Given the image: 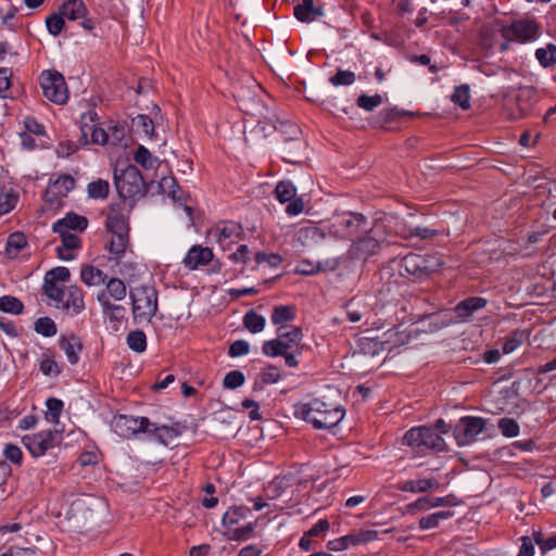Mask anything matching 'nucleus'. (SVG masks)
Returning <instances> with one entry per match:
<instances>
[{
	"mask_svg": "<svg viewBox=\"0 0 556 556\" xmlns=\"http://www.w3.org/2000/svg\"><path fill=\"white\" fill-rule=\"evenodd\" d=\"M451 100L459 105L463 110L470 108V89L468 85H460L455 87Z\"/></svg>",
	"mask_w": 556,
	"mask_h": 556,
	"instance_id": "nucleus-46",
	"label": "nucleus"
},
{
	"mask_svg": "<svg viewBox=\"0 0 556 556\" xmlns=\"http://www.w3.org/2000/svg\"><path fill=\"white\" fill-rule=\"evenodd\" d=\"M534 94H535V90L532 87H525V88L520 89V92L516 98L517 103H518V113L517 114L513 113L510 116L511 119L523 118L528 115L530 105H522L520 102L523 99H531Z\"/></svg>",
	"mask_w": 556,
	"mask_h": 556,
	"instance_id": "nucleus-42",
	"label": "nucleus"
},
{
	"mask_svg": "<svg viewBox=\"0 0 556 556\" xmlns=\"http://www.w3.org/2000/svg\"><path fill=\"white\" fill-rule=\"evenodd\" d=\"M106 227L112 233L108 249L110 253L119 257L126 252L129 243V224L127 217L114 204L110 206Z\"/></svg>",
	"mask_w": 556,
	"mask_h": 556,
	"instance_id": "nucleus-4",
	"label": "nucleus"
},
{
	"mask_svg": "<svg viewBox=\"0 0 556 556\" xmlns=\"http://www.w3.org/2000/svg\"><path fill=\"white\" fill-rule=\"evenodd\" d=\"M114 185L123 200L142 198L149 191V186L143 179L140 170L135 165H127L125 168L114 169Z\"/></svg>",
	"mask_w": 556,
	"mask_h": 556,
	"instance_id": "nucleus-3",
	"label": "nucleus"
},
{
	"mask_svg": "<svg viewBox=\"0 0 556 556\" xmlns=\"http://www.w3.org/2000/svg\"><path fill=\"white\" fill-rule=\"evenodd\" d=\"M250 352V344L245 340H236L231 345L229 346L228 354L231 357H238L245 355Z\"/></svg>",
	"mask_w": 556,
	"mask_h": 556,
	"instance_id": "nucleus-64",
	"label": "nucleus"
},
{
	"mask_svg": "<svg viewBox=\"0 0 556 556\" xmlns=\"http://www.w3.org/2000/svg\"><path fill=\"white\" fill-rule=\"evenodd\" d=\"M265 323V318L262 315L255 313L253 309L247 312L243 317L244 327L252 333H258L263 331Z\"/></svg>",
	"mask_w": 556,
	"mask_h": 556,
	"instance_id": "nucleus-35",
	"label": "nucleus"
},
{
	"mask_svg": "<svg viewBox=\"0 0 556 556\" xmlns=\"http://www.w3.org/2000/svg\"><path fill=\"white\" fill-rule=\"evenodd\" d=\"M275 193L279 202H290L286 207V213L290 216H296L304 210L302 198H296V188L290 180H282L277 184Z\"/></svg>",
	"mask_w": 556,
	"mask_h": 556,
	"instance_id": "nucleus-12",
	"label": "nucleus"
},
{
	"mask_svg": "<svg viewBox=\"0 0 556 556\" xmlns=\"http://www.w3.org/2000/svg\"><path fill=\"white\" fill-rule=\"evenodd\" d=\"M109 143L113 146H123L126 147L127 142L125 141L126 130L124 126L114 125L109 127Z\"/></svg>",
	"mask_w": 556,
	"mask_h": 556,
	"instance_id": "nucleus-55",
	"label": "nucleus"
},
{
	"mask_svg": "<svg viewBox=\"0 0 556 556\" xmlns=\"http://www.w3.org/2000/svg\"><path fill=\"white\" fill-rule=\"evenodd\" d=\"M379 251L380 241L371 236H365L351 244L346 256L350 260H367L378 254Z\"/></svg>",
	"mask_w": 556,
	"mask_h": 556,
	"instance_id": "nucleus-16",
	"label": "nucleus"
},
{
	"mask_svg": "<svg viewBox=\"0 0 556 556\" xmlns=\"http://www.w3.org/2000/svg\"><path fill=\"white\" fill-rule=\"evenodd\" d=\"M400 115L401 113L396 109L383 110L377 117L376 124L380 127H387L388 125L394 123L400 117Z\"/></svg>",
	"mask_w": 556,
	"mask_h": 556,
	"instance_id": "nucleus-61",
	"label": "nucleus"
},
{
	"mask_svg": "<svg viewBox=\"0 0 556 556\" xmlns=\"http://www.w3.org/2000/svg\"><path fill=\"white\" fill-rule=\"evenodd\" d=\"M290 486L289 478L276 477L267 486L266 491L270 500L280 497L287 488Z\"/></svg>",
	"mask_w": 556,
	"mask_h": 556,
	"instance_id": "nucleus-47",
	"label": "nucleus"
},
{
	"mask_svg": "<svg viewBox=\"0 0 556 556\" xmlns=\"http://www.w3.org/2000/svg\"><path fill=\"white\" fill-rule=\"evenodd\" d=\"M295 318V308L290 305L275 306L271 313V321L274 325H281Z\"/></svg>",
	"mask_w": 556,
	"mask_h": 556,
	"instance_id": "nucleus-32",
	"label": "nucleus"
},
{
	"mask_svg": "<svg viewBox=\"0 0 556 556\" xmlns=\"http://www.w3.org/2000/svg\"><path fill=\"white\" fill-rule=\"evenodd\" d=\"M454 516V511L441 510L433 514H429L419 519L418 526L421 530H429L438 528L442 520H446Z\"/></svg>",
	"mask_w": 556,
	"mask_h": 556,
	"instance_id": "nucleus-28",
	"label": "nucleus"
},
{
	"mask_svg": "<svg viewBox=\"0 0 556 556\" xmlns=\"http://www.w3.org/2000/svg\"><path fill=\"white\" fill-rule=\"evenodd\" d=\"M250 511V508L244 506H233L230 507L228 511H226L223 516V523L225 527H231L240 521V519L244 518L247 513Z\"/></svg>",
	"mask_w": 556,
	"mask_h": 556,
	"instance_id": "nucleus-48",
	"label": "nucleus"
},
{
	"mask_svg": "<svg viewBox=\"0 0 556 556\" xmlns=\"http://www.w3.org/2000/svg\"><path fill=\"white\" fill-rule=\"evenodd\" d=\"M529 337L527 330L516 329L511 331L505 339L503 352L509 354L518 349Z\"/></svg>",
	"mask_w": 556,
	"mask_h": 556,
	"instance_id": "nucleus-30",
	"label": "nucleus"
},
{
	"mask_svg": "<svg viewBox=\"0 0 556 556\" xmlns=\"http://www.w3.org/2000/svg\"><path fill=\"white\" fill-rule=\"evenodd\" d=\"M34 329L43 337H53L56 331V325L50 317H40L35 321Z\"/></svg>",
	"mask_w": 556,
	"mask_h": 556,
	"instance_id": "nucleus-49",
	"label": "nucleus"
},
{
	"mask_svg": "<svg viewBox=\"0 0 556 556\" xmlns=\"http://www.w3.org/2000/svg\"><path fill=\"white\" fill-rule=\"evenodd\" d=\"M261 380L264 384H273L280 380V369L275 365H267L261 372Z\"/></svg>",
	"mask_w": 556,
	"mask_h": 556,
	"instance_id": "nucleus-56",
	"label": "nucleus"
},
{
	"mask_svg": "<svg viewBox=\"0 0 556 556\" xmlns=\"http://www.w3.org/2000/svg\"><path fill=\"white\" fill-rule=\"evenodd\" d=\"M356 103L361 109L371 112L382 103V97L378 93L375 96L361 94Z\"/></svg>",
	"mask_w": 556,
	"mask_h": 556,
	"instance_id": "nucleus-54",
	"label": "nucleus"
},
{
	"mask_svg": "<svg viewBox=\"0 0 556 556\" xmlns=\"http://www.w3.org/2000/svg\"><path fill=\"white\" fill-rule=\"evenodd\" d=\"M132 127L136 131L152 138L154 136V123L149 115L139 114L132 118Z\"/></svg>",
	"mask_w": 556,
	"mask_h": 556,
	"instance_id": "nucleus-36",
	"label": "nucleus"
},
{
	"mask_svg": "<svg viewBox=\"0 0 556 556\" xmlns=\"http://www.w3.org/2000/svg\"><path fill=\"white\" fill-rule=\"evenodd\" d=\"M61 241H62V248L65 250H76L79 249L81 245V240L78 236L72 233V232H58Z\"/></svg>",
	"mask_w": 556,
	"mask_h": 556,
	"instance_id": "nucleus-62",
	"label": "nucleus"
},
{
	"mask_svg": "<svg viewBox=\"0 0 556 556\" xmlns=\"http://www.w3.org/2000/svg\"><path fill=\"white\" fill-rule=\"evenodd\" d=\"M513 33L523 41H531L538 37V26L534 22H519L513 25Z\"/></svg>",
	"mask_w": 556,
	"mask_h": 556,
	"instance_id": "nucleus-29",
	"label": "nucleus"
},
{
	"mask_svg": "<svg viewBox=\"0 0 556 556\" xmlns=\"http://www.w3.org/2000/svg\"><path fill=\"white\" fill-rule=\"evenodd\" d=\"M245 381L244 375L240 370H231L229 371L224 380L223 386L226 389H237L241 387Z\"/></svg>",
	"mask_w": 556,
	"mask_h": 556,
	"instance_id": "nucleus-57",
	"label": "nucleus"
},
{
	"mask_svg": "<svg viewBox=\"0 0 556 556\" xmlns=\"http://www.w3.org/2000/svg\"><path fill=\"white\" fill-rule=\"evenodd\" d=\"M285 327L278 329V338L288 343V351L298 346L303 338V332L300 327H292L289 331H283Z\"/></svg>",
	"mask_w": 556,
	"mask_h": 556,
	"instance_id": "nucleus-37",
	"label": "nucleus"
},
{
	"mask_svg": "<svg viewBox=\"0 0 556 556\" xmlns=\"http://www.w3.org/2000/svg\"><path fill=\"white\" fill-rule=\"evenodd\" d=\"M27 247V238L23 232L15 231L8 237L5 253L10 258H15Z\"/></svg>",
	"mask_w": 556,
	"mask_h": 556,
	"instance_id": "nucleus-26",
	"label": "nucleus"
},
{
	"mask_svg": "<svg viewBox=\"0 0 556 556\" xmlns=\"http://www.w3.org/2000/svg\"><path fill=\"white\" fill-rule=\"evenodd\" d=\"M340 225L349 230L350 236H357L368 230L367 218L361 213L348 212L341 215Z\"/></svg>",
	"mask_w": 556,
	"mask_h": 556,
	"instance_id": "nucleus-21",
	"label": "nucleus"
},
{
	"mask_svg": "<svg viewBox=\"0 0 556 556\" xmlns=\"http://www.w3.org/2000/svg\"><path fill=\"white\" fill-rule=\"evenodd\" d=\"M97 299L102 306L104 316H106L110 321L121 323L125 319L126 308L123 305L111 303L105 292H100Z\"/></svg>",
	"mask_w": 556,
	"mask_h": 556,
	"instance_id": "nucleus-23",
	"label": "nucleus"
},
{
	"mask_svg": "<svg viewBox=\"0 0 556 556\" xmlns=\"http://www.w3.org/2000/svg\"><path fill=\"white\" fill-rule=\"evenodd\" d=\"M497 426L502 434L506 438H515L519 434V425L513 418L503 417L498 420Z\"/></svg>",
	"mask_w": 556,
	"mask_h": 556,
	"instance_id": "nucleus-52",
	"label": "nucleus"
},
{
	"mask_svg": "<svg viewBox=\"0 0 556 556\" xmlns=\"http://www.w3.org/2000/svg\"><path fill=\"white\" fill-rule=\"evenodd\" d=\"M535 58L543 67H551L556 64V46L548 43L545 48L535 51Z\"/></svg>",
	"mask_w": 556,
	"mask_h": 556,
	"instance_id": "nucleus-34",
	"label": "nucleus"
},
{
	"mask_svg": "<svg viewBox=\"0 0 556 556\" xmlns=\"http://www.w3.org/2000/svg\"><path fill=\"white\" fill-rule=\"evenodd\" d=\"M268 123L275 130L286 136V141L296 140L301 134L300 128L287 119H280L279 117L274 116V118H268Z\"/></svg>",
	"mask_w": 556,
	"mask_h": 556,
	"instance_id": "nucleus-25",
	"label": "nucleus"
},
{
	"mask_svg": "<svg viewBox=\"0 0 556 556\" xmlns=\"http://www.w3.org/2000/svg\"><path fill=\"white\" fill-rule=\"evenodd\" d=\"M488 304V300L482 296H469L456 304L447 315L444 325L464 324L472 320L473 314Z\"/></svg>",
	"mask_w": 556,
	"mask_h": 556,
	"instance_id": "nucleus-10",
	"label": "nucleus"
},
{
	"mask_svg": "<svg viewBox=\"0 0 556 556\" xmlns=\"http://www.w3.org/2000/svg\"><path fill=\"white\" fill-rule=\"evenodd\" d=\"M39 85L43 96L55 104H64L68 99V90L64 76L55 70H46L39 76Z\"/></svg>",
	"mask_w": 556,
	"mask_h": 556,
	"instance_id": "nucleus-6",
	"label": "nucleus"
},
{
	"mask_svg": "<svg viewBox=\"0 0 556 556\" xmlns=\"http://www.w3.org/2000/svg\"><path fill=\"white\" fill-rule=\"evenodd\" d=\"M114 432L125 439H130L139 433H146L151 430L152 422L148 417H134L129 415H118L112 420Z\"/></svg>",
	"mask_w": 556,
	"mask_h": 556,
	"instance_id": "nucleus-9",
	"label": "nucleus"
},
{
	"mask_svg": "<svg viewBox=\"0 0 556 556\" xmlns=\"http://www.w3.org/2000/svg\"><path fill=\"white\" fill-rule=\"evenodd\" d=\"M40 371L45 376H58L61 372L59 364L50 356L45 355L39 365Z\"/></svg>",
	"mask_w": 556,
	"mask_h": 556,
	"instance_id": "nucleus-60",
	"label": "nucleus"
},
{
	"mask_svg": "<svg viewBox=\"0 0 556 556\" xmlns=\"http://www.w3.org/2000/svg\"><path fill=\"white\" fill-rule=\"evenodd\" d=\"M47 419L52 422H58L63 409V402L55 397H49L46 402Z\"/></svg>",
	"mask_w": 556,
	"mask_h": 556,
	"instance_id": "nucleus-53",
	"label": "nucleus"
},
{
	"mask_svg": "<svg viewBox=\"0 0 556 556\" xmlns=\"http://www.w3.org/2000/svg\"><path fill=\"white\" fill-rule=\"evenodd\" d=\"M109 298H113L115 301L125 299L127 294L126 285L118 278H111L106 283V290L104 291Z\"/></svg>",
	"mask_w": 556,
	"mask_h": 556,
	"instance_id": "nucleus-39",
	"label": "nucleus"
},
{
	"mask_svg": "<svg viewBox=\"0 0 556 556\" xmlns=\"http://www.w3.org/2000/svg\"><path fill=\"white\" fill-rule=\"evenodd\" d=\"M71 277L70 269L63 266L55 267L46 274L45 280L56 283L58 281H68Z\"/></svg>",
	"mask_w": 556,
	"mask_h": 556,
	"instance_id": "nucleus-58",
	"label": "nucleus"
},
{
	"mask_svg": "<svg viewBox=\"0 0 556 556\" xmlns=\"http://www.w3.org/2000/svg\"><path fill=\"white\" fill-rule=\"evenodd\" d=\"M62 307L71 311L72 315H78L85 308L84 293L81 289L76 286L67 288Z\"/></svg>",
	"mask_w": 556,
	"mask_h": 556,
	"instance_id": "nucleus-22",
	"label": "nucleus"
},
{
	"mask_svg": "<svg viewBox=\"0 0 556 556\" xmlns=\"http://www.w3.org/2000/svg\"><path fill=\"white\" fill-rule=\"evenodd\" d=\"M60 438L61 435L58 431L46 430L33 435H25L23 443L33 456L39 457L48 450L56 446L60 442Z\"/></svg>",
	"mask_w": 556,
	"mask_h": 556,
	"instance_id": "nucleus-11",
	"label": "nucleus"
},
{
	"mask_svg": "<svg viewBox=\"0 0 556 556\" xmlns=\"http://www.w3.org/2000/svg\"><path fill=\"white\" fill-rule=\"evenodd\" d=\"M396 490L409 493H426L440 488V482L435 478H424L417 480L400 481L395 485Z\"/></svg>",
	"mask_w": 556,
	"mask_h": 556,
	"instance_id": "nucleus-19",
	"label": "nucleus"
},
{
	"mask_svg": "<svg viewBox=\"0 0 556 556\" xmlns=\"http://www.w3.org/2000/svg\"><path fill=\"white\" fill-rule=\"evenodd\" d=\"M43 290H45L46 295L50 300H52L56 304V306L59 304H62V302L64 301L66 290H64L63 288L59 287L58 283L45 280V282H43Z\"/></svg>",
	"mask_w": 556,
	"mask_h": 556,
	"instance_id": "nucleus-50",
	"label": "nucleus"
},
{
	"mask_svg": "<svg viewBox=\"0 0 556 556\" xmlns=\"http://www.w3.org/2000/svg\"><path fill=\"white\" fill-rule=\"evenodd\" d=\"M24 304L21 300L13 295H3L0 296V311L12 314L20 315L23 313Z\"/></svg>",
	"mask_w": 556,
	"mask_h": 556,
	"instance_id": "nucleus-40",
	"label": "nucleus"
},
{
	"mask_svg": "<svg viewBox=\"0 0 556 556\" xmlns=\"http://www.w3.org/2000/svg\"><path fill=\"white\" fill-rule=\"evenodd\" d=\"M452 426L439 418L433 424L413 427L405 432L402 442L417 453L426 451L446 452L447 445L443 434H447Z\"/></svg>",
	"mask_w": 556,
	"mask_h": 556,
	"instance_id": "nucleus-1",
	"label": "nucleus"
},
{
	"mask_svg": "<svg viewBox=\"0 0 556 556\" xmlns=\"http://www.w3.org/2000/svg\"><path fill=\"white\" fill-rule=\"evenodd\" d=\"M147 434L162 445H169L175 439L172 437L168 426L162 425L156 426L152 422L151 430L147 431Z\"/></svg>",
	"mask_w": 556,
	"mask_h": 556,
	"instance_id": "nucleus-33",
	"label": "nucleus"
},
{
	"mask_svg": "<svg viewBox=\"0 0 556 556\" xmlns=\"http://www.w3.org/2000/svg\"><path fill=\"white\" fill-rule=\"evenodd\" d=\"M345 410L341 406L328 404L319 399L296 407L295 416L313 425L315 429H330L336 427L344 417Z\"/></svg>",
	"mask_w": 556,
	"mask_h": 556,
	"instance_id": "nucleus-2",
	"label": "nucleus"
},
{
	"mask_svg": "<svg viewBox=\"0 0 556 556\" xmlns=\"http://www.w3.org/2000/svg\"><path fill=\"white\" fill-rule=\"evenodd\" d=\"M356 77L354 72L339 68L337 73L329 78L332 86H351L354 84Z\"/></svg>",
	"mask_w": 556,
	"mask_h": 556,
	"instance_id": "nucleus-51",
	"label": "nucleus"
},
{
	"mask_svg": "<svg viewBox=\"0 0 556 556\" xmlns=\"http://www.w3.org/2000/svg\"><path fill=\"white\" fill-rule=\"evenodd\" d=\"M59 345L62 351L66 354L67 361L75 365L79 361V352L83 350V345L78 337L72 334L70 337L62 336L59 339Z\"/></svg>",
	"mask_w": 556,
	"mask_h": 556,
	"instance_id": "nucleus-24",
	"label": "nucleus"
},
{
	"mask_svg": "<svg viewBox=\"0 0 556 556\" xmlns=\"http://www.w3.org/2000/svg\"><path fill=\"white\" fill-rule=\"evenodd\" d=\"M254 258L256 264L267 263L270 267H278L282 263V257L277 253L257 252Z\"/></svg>",
	"mask_w": 556,
	"mask_h": 556,
	"instance_id": "nucleus-63",
	"label": "nucleus"
},
{
	"mask_svg": "<svg viewBox=\"0 0 556 556\" xmlns=\"http://www.w3.org/2000/svg\"><path fill=\"white\" fill-rule=\"evenodd\" d=\"M110 185L106 180L98 179L91 181L88 187V195L91 199H106L109 195Z\"/></svg>",
	"mask_w": 556,
	"mask_h": 556,
	"instance_id": "nucleus-45",
	"label": "nucleus"
},
{
	"mask_svg": "<svg viewBox=\"0 0 556 556\" xmlns=\"http://www.w3.org/2000/svg\"><path fill=\"white\" fill-rule=\"evenodd\" d=\"M212 258L213 252L210 248L194 245L188 251L182 263L186 268L193 270L200 266L207 265Z\"/></svg>",
	"mask_w": 556,
	"mask_h": 556,
	"instance_id": "nucleus-18",
	"label": "nucleus"
},
{
	"mask_svg": "<svg viewBox=\"0 0 556 556\" xmlns=\"http://www.w3.org/2000/svg\"><path fill=\"white\" fill-rule=\"evenodd\" d=\"M59 11L68 21L81 20L80 25L84 29L91 31L94 29V22L88 18V9L83 0H68L65 1Z\"/></svg>",
	"mask_w": 556,
	"mask_h": 556,
	"instance_id": "nucleus-14",
	"label": "nucleus"
},
{
	"mask_svg": "<svg viewBox=\"0 0 556 556\" xmlns=\"http://www.w3.org/2000/svg\"><path fill=\"white\" fill-rule=\"evenodd\" d=\"M134 160L146 169L154 168L157 163V157H154L143 146H139L137 148Z\"/></svg>",
	"mask_w": 556,
	"mask_h": 556,
	"instance_id": "nucleus-44",
	"label": "nucleus"
},
{
	"mask_svg": "<svg viewBox=\"0 0 556 556\" xmlns=\"http://www.w3.org/2000/svg\"><path fill=\"white\" fill-rule=\"evenodd\" d=\"M134 319L151 320L157 312V292L154 288L140 287L130 292Z\"/></svg>",
	"mask_w": 556,
	"mask_h": 556,
	"instance_id": "nucleus-5",
	"label": "nucleus"
},
{
	"mask_svg": "<svg viewBox=\"0 0 556 556\" xmlns=\"http://www.w3.org/2000/svg\"><path fill=\"white\" fill-rule=\"evenodd\" d=\"M459 502L454 494H448L442 497L422 496L417 498L415 502L406 505V513L415 515L418 511H426L435 507H448L455 506Z\"/></svg>",
	"mask_w": 556,
	"mask_h": 556,
	"instance_id": "nucleus-15",
	"label": "nucleus"
},
{
	"mask_svg": "<svg viewBox=\"0 0 556 556\" xmlns=\"http://www.w3.org/2000/svg\"><path fill=\"white\" fill-rule=\"evenodd\" d=\"M399 270L401 276L410 277L415 280H422L434 271V261L432 257L409 253L401 258Z\"/></svg>",
	"mask_w": 556,
	"mask_h": 556,
	"instance_id": "nucleus-7",
	"label": "nucleus"
},
{
	"mask_svg": "<svg viewBox=\"0 0 556 556\" xmlns=\"http://www.w3.org/2000/svg\"><path fill=\"white\" fill-rule=\"evenodd\" d=\"M210 236L225 250L243 237V229L238 223L226 220L216 224L210 230Z\"/></svg>",
	"mask_w": 556,
	"mask_h": 556,
	"instance_id": "nucleus-13",
	"label": "nucleus"
},
{
	"mask_svg": "<svg viewBox=\"0 0 556 556\" xmlns=\"http://www.w3.org/2000/svg\"><path fill=\"white\" fill-rule=\"evenodd\" d=\"M87 226V217L70 212L63 218L53 223L52 230L54 232H71V230L83 232Z\"/></svg>",
	"mask_w": 556,
	"mask_h": 556,
	"instance_id": "nucleus-17",
	"label": "nucleus"
},
{
	"mask_svg": "<svg viewBox=\"0 0 556 556\" xmlns=\"http://www.w3.org/2000/svg\"><path fill=\"white\" fill-rule=\"evenodd\" d=\"M51 193H59L61 197H67L68 192L75 187V180L71 175H61L58 179L50 182Z\"/></svg>",
	"mask_w": 556,
	"mask_h": 556,
	"instance_id": "nucleus-31",
	"label": "nucleus"
},
{
	"mask_svg": "<svg viewBox=\"0 0 556 556\" xmlns=\"http://www.w3.org/2000/svg\"><path fill=\"white\" fill-rule=\"evenodd\" d=\"M127 345L130 350L142 353L147 350V337L142 330H132L127 334Z\"/></svg>",
	"mask_w": 556,
	"mask_h": 556,
	"instance_id": "nucleus-38",
	"label": "nucleus"
},
{
	"mask_svg": "<svg viewBox=\"0 0 556 556\" xmlns=\"http://www.w3.org/2000/svg\"><path fill=\"white\" fill-rule=\"evenodd\" d=\"M485 429V420L477 416H464L453 428V435L458 446H467L476 442L478 434Z\"/></svg>",
	"mask_w": 556,
	"mask_h": 556,
	"instance_id": "nucleus-8",
	"label": "nucleus"
},
{
	"mask_svg": "<svg viewBox=\"0 0 556 556\" xmlns=\"http://www.w3.org/2000/svg\"><path fill=\"white\" fill-rule=\"evenodd\" d=\"M288 351V343L279 338L265 341L262 346V352L269 357L281 356Z\"/></svg>",
	"mask_w": 556,
	"mask_h": 556,
	"instance_id": "nucleus-41",
	"label": "nucleus"
},
{
	"mask_svg": "<svg viewBox=\"0 0 556 556\" xmlns=\"http://www.w3.org/2000/svg\"><path fill=\"white\" fill-rule=\"evenodd\" d=\"M80 278L88 286H100L104 283L106 274L92 265H85L81 267Z\"/></svg>",
	"mask_w": 556,
	"mask_h": 556,
	"instance_id": "nucleus-27",
	"label": "nucleus"
},
{
	"mask_svg": "<svg viewBox=\"0 0 556 556\" xmlns=\"http://www.w3.org/2000/svg\"><path fill=\"white\" fill-rule=\"evenodd\" d=\"M255 523L249 522L245 526L235 528L231 531L230 539L235 541H245L253 536Z\"/></svg>",
	"mask_w": 556,
	"mask_h": 556,
	"instance_id": "nucleus-59",
	"label": "nucleus"
},
{
	"mask_svg": "<svg viewBox=\"0 0 556 556\" xmlns=\"http://www.w3.org/2000/svg\"><path fill=\"white\" fill-rule=\"evenodd\" d=\"M293 14L300 22L309 23L324 15L320 5H315V0H301L293 8Z\"/></svg>",
	"mask_w": 556,
	"mask_h": 556,
	"instance_id": "nucleus-20",
	"label": "nucleus"
},
{
	"mask_svg": "<svg viewBox=\"0 0 556 556\" xmlns=\"http://www.w3.org/2000/svg\"><path fill=\"white\" fill-rule=\"evenodd\" d=\"M46 26L50 35L59 36L65 27V17L60 11L53 12L46 18Z\"/></svg>",
	"mask_w": 556,
	"mask_h": 556,
	"instance_id": "nucleus-43",
	"label": "nucleus"
}]
</instances>
